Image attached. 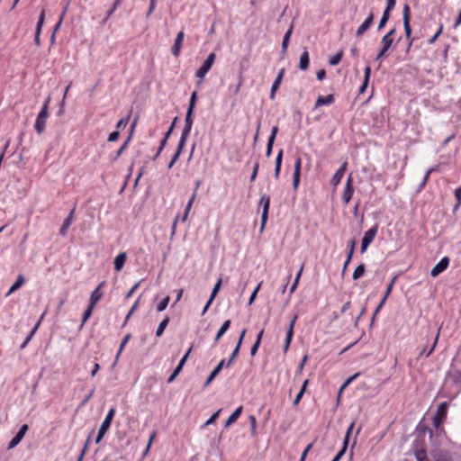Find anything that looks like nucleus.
<instances>
[{
	"mask_svg": "<svg viewBox=\"0 0 461 461\" xmlns=\"http://www.w3.org/2000/svg\"><path fill=\"white\" fill-rule=\"evenodd\" d=\"M221 278H220L217 283L214 285L213 288H212V291L211 293V301H213L214 298L216 297L220 288H221Z\"/></svg>",
	"mask_w": 461,
	"mask_h": 461,
	"instance_id": "f704fd0d",
	"label": "nucleus"
},
{
	"mask_svg": "<svg viewBox=\"0 0 461 461\" xmlns=\"http://www.w3.org/2000/svg\"><path fill=\"white\" fill-rule=\"evenodd\" d=\"M310 59H300V68L305 70L309 67Z\"/></svg>",
	"mask_w": 461,
	"mask_h": 461,
	"instance_id": "69168bd1",
	"label": "nucleus"
},
{
	"mask_svg": "<svg viewBox=\"0 0 461 461\" xmlns=\"http://www.w3.org/2000/svg\"><path fill=\"white\" fill-rule=\"evenodd\" d=\"M291 34H292V28L289 29L284 36L283 42H282L283 49H286Z\"/></svg>",
	"mask_w": 461,
	"mask_h": 461,
	"instance_id": "37998d69",
	"label": "nucleus"
},
{
	"mask_svg": "<svg viewBox=\"0 0 461 461\" xmlns=\"http://www.w3.org/2000/svg\"><path fill=\"white\" fill-rule=\"evenodd\" d=\"M127 259V254L126 252H121L119 255H117L114 258V270L119 272L122 269L125 262Z\"/></svg>",
	"mask_w": 461,
	"mask_h": 461,
	"instance_id": "f3484780",
	"label": "nucleus"
},
{
	"mask_svg": "<svg viewBox=\"0 0 461 461\" xmlns=\"http://www.w3.org/2000/svg\"><path fill=\"white\" fill-rule=\"evenodd\" d=\"M221 411V410L220 409V410H218L216 412H214V413H213V414H212V416L207 420V421L204 423V426H208V425L212 424V423L215 421V420L218 418V416H219V414H220Z\"/></svg>",
	"mask_w": 461,
	"mask_h": 461,
	"instance_id": "a18cd8bd",
	"label": "nucleus"
},
{
	"mask_svg": "<svg viewBox=\"0 0 461 461\" xmlns=\"http://www.w3.org/2000/svg\"><path fill=\"white\" fill-rule=\"evenodd\" d=\"M296 320H297V315H294L289 323L288 330L286 332V338H285V345H284L285 352H286L288 350L290 344L292 342L293 336H294V328Z\"/></svg>",
	"mask_w": 461,
	"mask_h": 461,
	"instance_id": "0eeeda50",
	"label": "nucleus"
},
{
	"mask_svg": "<svg viewBox=\"0 0 461 461\" xmlns=\"http://www.w3.org/2000/svg\"><path fill=\"white\" fill-rule=\"evenodd\" d=\"M240 346L236 345L235 348L233 349V351L230 355V357L229 358L228 361H226V367H229L232 365V363L234 362V360L236 359V357L240 352Z\"/></svg>",
	"mask_w": 461,
	"mask_h": 461,
	"instance_id": "2f4dec72",
	"label": "nucleus"
},
{
	"mask_svg": "<svg viewBox=\"0 0 461 461\" xmlns=\"http://www.w3.org/2000/svg\"><path fill=\"white\" fill-rule=\"evenodd\" d=\"M389 18H390V13L384 11V14H383L382 18L378 24V30H381L384 27V25L388 22Z\"/></svg>",
	"mask_w": 461,
	"mask_h": 461,
	"instance_id": "473e14b6",
	"label": "nucleus"
},
{
	"mask_svg": "<svg viewBox=\"0 0 461 461\" xmlns=\"http://www.w3.org/2000/svg\"><path fill=\"white\" fill-rule=\"evenodd\" d=\"M366 312V306H364L362 309H361V312L360 313H358V316L356 318L355 321H354V326L355 327H357L358 325V321L360 320V318L365 314Z\"/></svg>",
	"mask_w": 461,
	"mask_h": 461,
	"instance_id": "0e129e2a",
	"label": "nucleus"
},
{
	"mask_svg": "<svg viewBox=\"0 0 461 461\" xmlns=\"http://www.w3.org/2000/svg\"><path fill=\"white\" fill-rule=\"evenodd\" d=\"M258 167H259V164H258V162H256L254 165V167H253L252 174L250 176V181L253 182L256 179L258 171Z\"/></svg>",
	"mask_w": 461,
	"mask_h": 461,
	"instance_id": "3c124183",
	"label": "nucleus"
},
{
	"mask_svg": "<svg viewBox=\"0 0 461 461\" xmlns=\"http://www.w3.org/2000/svg\"><path fill=\"white\" fill-rule=\"evenodd\" d=\"M196 92H194L191 95V98H190V102H189V106L187 109H191L192 111H194V105H195V102H196Z\"/></svg>",
	"mask_w": 461,
	"mask_h": 461,
	"instance_id": "09e8293b",
	"label": "nucleus"
},
{
	"mask_svg": "<svg viewBox=\"0 0 461 461\" xmlns=\"http://www.w3.org/2000/svg\"><path fill=\"white\" fill-rule=\"evenodd\" d=\"M283 75H284V69H281L280 72L278 73L275 82L273 83L272 85V87H271V93H270V98H274L275 96V93L276 91L277 90V88L279 87V85H280V82L282 80V77H283Z\"/></svg>",
	"mask_w": 461,
	"mask_h": 461,
	"instance_id": "393cba45",
	"label": "nucleus"
},
{
	"mask_svg": "<svg viewBox=\"0 0 461 461\" xmlns=\"http://www.w3.org/2000/svg\"><path fill=\"white\" fill-rule=\"evenodd\" d=\"M129 118H130V116H127L125 118H122L121 120H119V122L116 124V128H121L122 126L123 127L126 126V124L128 123Z\"/></svg>",
	"mask_w": 461,
	"mask_h": 461,
	"instance_id": "13d9d810",
	"label": "nucleus"
},
{
	"mask_svg": "<svg viewBox=\"0 0 461 461\" xmlns=\"http://www.w3.org/2000/svg\"><path fill=\"white\" fill-rule=\"evenodd\" d=\"M114 413H115V409L114 408H111L104 421L102 422L100 428H99V430H98V434L95 438V443L96 444H99L101 442V440L103 439L104 436L106 434V432L108 431L110 426H111V423L113 421V416H114Z\"/></svg>",
	"mask_w": 461,
	"mask_h": 461,
	"instance_id": "f257e3e1",
	"label": "nucleus"
},
{
	"mask_svg": "<svg viewBox=\"0 0 461 461\" xmlns=\"http://www.w3.org/2000/svg\"><path fill=\"white\" fill-rule=\"evenodd\" d=\"M396 280V276H393V279L391 280L389 285L387 286V289L385 291V294L384 295L383 298H385V300H387L388 296L390 295L391 292H392V289H393V286L394 285V282Z\"/></svg>",
	"mask_w": 461,
	"mask_h": 461,
	"instance_id": "c03bdc74",
	"label": "nucleus"
},
{
	"mask_svg": "<svg viewBox=\"0 0 461 461\" xmlns=\"http://www.w3.org/2000/svg\"><path fill=\"white\" fill-rule=\"evenodd\" d=\"M191 129H192L191 126L185 125V127L182 131V133H181L179 143H178V145L180 146V149H184L185 142L188 139V136L190 134Z\"/></svg>",
	"mask_w": 461,
	"mask_h": 461,
	"instance_id": "b1692460",
	"label": "nucleus"
},
{
	"mask_svg": "<svg viewBox=\"0 0 461 461\" xmlns=\"http://www.w3.org/2000/svg\"><path fill=\"white\" fill-rule=\"evenodd\" d=\"M283 153H284L283 149H280L276 156V158L275 173H274V176L276 179H278V177H279L281 166H282Z\"/></svg>",
	"mask_w": 461,
	"mask_h": 461,
	"instance_id": "5701e85b",
	"label": "nucleus"
},
{
	"mask_svg": "<svg viewBox=\"0 0 461 461\" xmlns=\"http://www.w3.org/2000/svg\"><path fill=\"white\" fill-rule=\"evenodd\" d=\"M130 338H131L130 334H127L123 338L122 341L121 342V345H120V348H119V350H118V353H117V356H116V360L119 358L121 353L122 352V350H123L125 345L127 344V342L129 341Z\"/></svg>",
	"mask_w": 461,
	"mask_h": 461,
	"instance_id": "58836bf2",
	"label": "nucleus"
},
{
	"mask_svg": "<svg viewBox=\"0 0 461 461\" xmlns=\"http://www.w3.org/2000/svg\"><path fill=\"white\" fill-rule=\"evenodd\" d=\"M277 131H278V128H277V126H274V127L272 128L271 134H270V136H269V138H268V140H273V142H275V140H276V134H277Z\"/></svg>",
	"mask_w": 461,
	"mask_h": 461,
	"instance_id": "bf43d9fd",
	"label": "nucleus"
},
{
	"mask_svg": "<svg viewBox=\"0 0 461 461\" xmlns=\"http://www.w3.org/2000/svg\"><path fill=\"white\" fill-rule=\"evenodd\" d=\"M140 282H138L137 284H135L131 289L128 292V294H126V298H130L132 294L136 291V289L139 287Z\"/></svg>",
	"mask_w": 461,
	"mask_h": 461,
	"instance_id": "774afa93",
	"label": "nucleus"
},
{
	"mask_svg": "<svg viewBox=\"0 0 461 461\" xmlns=\"http://www.w3.org/2000/svg\"><path fill=\"white\" fill-rule=\"evenodd\" d=\"M301 167H302V159L301 158H297L294 163V171L293 175V187L294 190L297 189L299 182H300V176H301Z\"/></svg>",
	"mask_w": 461,
	"mask_h": 461,
	"instance_id": "1a4fd4ad",
	"label": "nucleus"
},
{
	"mask_svg": "<svg viewBox=\"0 0 461 461\" xmlns=\"http://www.w3.org/2000/svg\"><path fill=\"white\" fill-rule=\"evenodd\" d=\"M347 166H348V163L347 162H344L340 167L336 171V173L334 174V176H332L331 178V184L336 186L339 184V182L341 181L343 176H344V173L346 172L347 170Z\"/></svg>",
	"mask_w": 461,
	"mask_h": 461,
	"instance_id": "4468645a",
	"label": "nucleus"
},
{
	"mask_svg": "<svg viewBox=\"0 0 461 461\" xmlns=\"http://www.w3.org/2000/svg\"><path fill=\"white\" fill-rule=\"evenodd\" d=\"M273 145H274V142L273 140H267V150H266V156L267 157H270L271 153H272V149H273Z\"/></svg>",
	"mask_w": 461,
	"mask_h": 461,
	"instance_id": "4d7b16f0",
	"label": "nucleus"
},
{
	"mask_svg": "<svg viewBox=\"0 0 461 461\" xmlns=\"http://www.w3.org/2000/svg\"><path fill=\"white\" fill-rule=\"evenodd\" d=\"M48 116L49 112H46V107H41L34 124L35 131L38 134H41L44 131Z\"/></svg>",
	"mask_w": 461,
	"mask_h": 461,
	"instance_id": "f03ea898",
	"label": "nucleus"
},
{
	"mask_svg": "<svg viewBox=\"0 0 461 461\" xmlns=\"http://www.w3.org/2000/svg\"><path fill=\"white\" fill-rule=\"evenodd\" d=\"M119 131H113L108 137V141H115L119 138Z\"/></svg>",
	"mask_w": 461,
	"mask_h": 461,
	"instance_id": "e2e57ef3",
	"label": "nucleus"
},
{
	"mask_svg": "<svg viewBox=\"0 0 461 461\" xmlns=\"http://www.w3.org/2000/svg\"><path fill=\"white\" fill-rule=\"evenodd\" d=\"M395 29L390 30L382 39V49L377 54L376 58H381L385 54V52L391 48L393 42V35L395 33Z\"/></svg>",
	"mask_w": 461,
	"mask_h": 461,
	"instance_id": "7ed1b4c3",
	"label": "nucleus"
},
{
	"mask_svg": "<svg viewBox=\"0 0 461 461\" xmlns=\"http://www.w3.org/2000/svg\"><path fill=\"white\" fill-rule=\"evenodd\" d=\"M93 309H94V306L88 305L87 309L86 310V312L83 315L81 326H83L86 323V321L91 317Z\"/></svg>",
	"mask_w": 461,
	"mask_h": 461,
	"instance_id": "4c0bfd02",
	"label": "nucleus"
},
{
	"mask_svg": "<svg viewBox=\"0 0 461 461\" xmlns=\"http://www.w3.org/2000/svg\"><path fill=\"white\" fill-rule=\"evenodd\" d=\"M24 282V278L23 276H19L16 279V281L12 285V286L10 287L8 293L6 294V296H9L11 294H13L14 291H16L17 289H19L23 284Z\"/></svg>",
	"mask_w": 461,
	"mask_h": 461,
	"instance_id": "bb28decb",
	"label": "nucleus"
},
{
	"mask_svg": "<svg viewBox=\"0 0 461 461\" xmlns=\"http://www.w3.org/2000/svg\"><path fill=\"white\" fill-rule=\"evenodd\" d=\"M192 204H193V203L188 201V203H187V204L185 206V213H184L183 218H182L183 221H186V219L188 217V213H189V212L191 210Z\"/></svg>",
	"mask_w": 461,
	"mask_h": 461,
	"instance_id": "864d4df0",
	"label": "nucleus"
},
{
	"mask_svg": "<svg viewBox=\"0 0 461 461\" xmlns=\"http://www.w3.org/2000/svg\"><path fill=\"white\" fill-rule=\"evenodd\" d=\"M242 406H240L239 408H237L231 414L230 416L227 419L226 422H225V427L228 428L230 427V425H232L238 419L239 417L240 416L241 412H242Z\"/></svg>",
	"mask_w": 461,
	"mask_h": 461,
	"instance_id": "aec40b11",
	"label": "nucleus"
},
{
	"mask_svg": "<svg viewBox=\"0 0 461 461\" xmlns=\"http://www.w3.org/2000/svg\"><path fill=\"white\" fill-rule=\"evenodd\" d=\"M334 101L333 95H328L326 96L320 95L316 102H315V107H319L325 104H330Z\"/></svg>",
	"mask_w": 461,
	"mask_h": 461,
	"instance_id": "412c9836",
	"label": "nucleus"
},
{
	"mask_svg": "<svg viewBox=\"0 0 461 461\" xmlns=\"http://www.w3.org/2000/svg\"><path fill=\"white\" fill-rule=\"evenodd\" d=\"M449 375L455 383H461V371H454Z\"/></svg>",
	"mask_w": 461,
	"mask_h": 461,
	"instance_id": "79ce46f5",
	"label": "nucleus"
},
{
	"mask_svg": "<svg viewBox=\"0 0 461 461\" xmlns=\"http://www.w3.org/2000/svg\"><path fill=\"white\" fill-rule=\"evenodd\" d=\"M364 274H365V266L363 264H360L359 266H357L356 267L355 271L353 272L352 277H353L354 280H357Z\"/></svg>",
	"mask_w": 461,
	"mask_h": 461,
	"instance_id": "7c9ffc66",
	"label": "nucleus"
},
{
	"mask_svg": "<svg viewBox=\"0 0 461 461\" xmlns=\"http://www.w3.org/2000/svg\"><path fill=\"white\" fill-rule=\"evenodd\" d=\"M226 366V360L222 359L219 362V364L215 366V368L211 372L208 378L206 379L204 383V386H208L212 380L218 375V374L221 372V370Z\"/></svg>",
	"mask_w": 461,
	"mask_h": 461,
	"instance_id": "9b49d317",
	"label": "nucleus"
},
{
	"mask_svg": "<svg viewBox=\"0 0 461 461\" xmlns=\"http://www.w3.org/2000/svg\"><path fill=\"white\" fill-rule=\"evenodd\" d=\"M167 139H168V137H167V135H165L164 139L160 142V146H159L157 154L155 155L154 158H157L158 157V155L160 154V152L164 149V147H165V145L167 143Z\"/></svg>",
	"mask_w": 461,
	"mask_h": 461,
	"instance_id": "8fccbe9b",
	"label": "nucleus"
},
{
	"mask_svg": "<svg viewBox=\"0 0 461 461\" xmlns=\"http://www.w3.org/2000/svg\"><path fill=\"white\" fill-rule=\"evenodd\" d=\"M260 285H261V284H258L257 285V287L254 289V291L252 292V294H251V295L249 297V305L252 304L253 302L255 301L256 296H257V294H258V293L259 291Z\"/></svg>",
	"mask_w": 461,
	"mask_h": 461,
	"instance_id": "49530a36",
	"label": "nucleus"
},
{
	"mask_svg": "<svg viewBox=\"0 0 461 461\" xmlns=\"http://www.w3.org/2000/svg\"><path fill=\"white\" fill-rule=\"evenodd\" d=\"M74 212H75V208H73L69 214L68 215V217L65 219L60 230H59V233L61 236H66L67 235V231H68V229L69 228V226L71 225L72 221H73V218H74Z\"/></svg>",
	"mask_w": 461,
	"mask_h": 461,
	"instance_id": "dca6fc26",
	"label": "nucleus"
},
{
	"mask_svg": "<svg viewBox=\"0 0 461 461\" xmlns=\"http://www.w3.org/2000/svg\"><path fill=\"white\" fill-rule=\"evenodd\" d=\"M230 320H226L222 325L221 326V328L219 329V330L217 331L216 335H215V338H214V342H217L219 341V339L226 333V331L229 330V328L230 327Z\"/></svg>",
	"mask_w": 461,
	"mask_h": 461,
	"instance_id": "4be33fe9",
	"label": "nucleus"
},
{
	"mask_svg": "<svg viewBox=\"0 0 461 461\" xmlns=\"http://www.w3.org/2000/svg\"><path fill=\"white\" fill-rule=\"evenodd\" d=\"M192 351V348H190L187 352L185 354V356L181 358L180 362H179V365H181L182 366H184V365L185 364V362L187 361L188 359V357L190 355Z\"/></svg>",
	"mask_w": 461,
	"mask_h": 461,
	"instance_id": "052dcab7",
	"label": "nucleus"
},
{
	"mask_svg": "<svg viewBox=\"0 0 461 461\" xmlns=\"http://www.w3.org/2000/svg\"><path fill=\"white\" fill-rule=\"evenodd\" d=\"M377 226H374L372 227L371 229H369L367 231H366V233L364 234V237L362 239V241L366 244H367L368 246L370 245V243L374 240L376 233H377Z\"/></svg>",
	"mask_w": 461,
	"mask_h": 461,
	"instance_id": "a211bd4d",
	"label": "nucleus"
},
{
	"mask_svg": "<svg viewBox=\"0 0 461 461\" xmlns=\"http://www.w3.org/2000/svg\"><path fill=\"white\" fill-rule=\"evenodd\" d=\"M214 59H205L203 65L197 69L195 76L202 81L206 75V73L210 70L213 64Z\"/></svg>",
	"mask_w": 461,
	"mask_h": 461,
	"instance_id": "9d476101",
	"label": "nucleus"
},
{
	"mask_svg": "<svg viewBox=\"0 0 461 461\" xmlns=\"http://www.w3.org/2000/svg\"><path fill=\"white\" fill-rule=\"evenodd\" d=\"M40 323H41V320L35 324L34 328L30 331L29 335L27 336L25 340L21 345V347H20L21 349H23L27 346V344L30 342V340L33 338L36 330H38V328L40 326Z\"/></svg>",
	"mask_w": 461,
	"mask_h": 461,
	"instance_id": "c85d7f7f",
	"label": "nucleus"
},
{
	"mask_svg": "<svg viewBox=\"0 0 461 461\" xmlns=\"http://www.w3.org/2000/svg\"><path fill=\"white\" fill-rule=\"evenodd\" d=\"M192 204H193V203L188 201V203H187V204L185 206V213H184L183 218H182L183 221H186V219L188 217V213H189V212L191 210Z\"/></svg>",
	"mask_w": 461,
	"mask_h": 461,
	"instance_id": "603ef678",
	"label": "nucleus"
},
{
	"mask_svg": "<svg viewBox=\"0 0 461 461\" xmlns=\"http://www.w3.org/2000/svg\"><path fill=\"white\" fill-rule=\"evenodd\" d=\"M442 30H443V25L440 24L438 32L435 33V35L429 40V43H433L437 39L438 37L441 34L442 32Z\"/></svg>",
	"mask_w": 461,
	"mask_h": 461,
	"instance_id": "680f3d73",
	"label": "nucleus"
},
{
	"mask_svg": "<svg viewBox=\"0 0 461 461\" xmlns=\"http://www.w3.org/2000/svg\"><path fill=\"white\" fill-rule=\"evenodd\" d=\"M355 423H356L355 421H352V422L350 423L349 427H348V429H347V432H346V435H345V438H344V439H347V440H348V442L349 441V437H350V435H351V433H352V430H353V429H354Z\"/></svg>",
	"mask_w": 461,
	"mask_h": 461,
	"instance_id": "5fc2aeb1",
	"label": "nucleus"
},
{
	"mask_svg": "<svg viewBox=\"0 0 461 461\" xmlns=\"http://www.w3.org/2000/svg\"><path fill=\"white\" fill-rule=\"evenodd\" d=\"M374 21V14L371 13L364 23L357 28L356 35L361 37L370 28Z\"/></svg>",
	"mask_w": 461,
	"mask_h": 461,
	"instance_id": "f8f14e48",
	"label": "nucleus"
},
{
	"mask_svg": "<svg viewBox=\"0 0 461 461\" xmlns=\"http://www.w3.org/2000/svg\"><path fill=\"white\" fill-rule=\"evenodd\" d=\"M354 190L352 187V177L349 176L347 180L346 188L343 193V201L345 203H348L350 199L352 198Z\"/></svg>",
	"mask_w": 461,
	"mask_h": 461,
	"instance_id": "ddd939ff",
	"label": "nucleus"
},
{
	"mask_svg": "<svg viewBox=\"0 0 461 461\" xmlns=\"http://www.w3.org/2000/svg\"><path fill=\"white\" fill-rule=\"evenodd\" d=\"M169 322V319L166 317L159 324L156 331L157 337H160Z\"/></svg>",
	"mask_w": 461,
	"mask_h": 461,
	"instance_id": "c756f323",
	"label": "nucleus"
},
{
	"mask_svg": "<svg viewBox=\"0 0 461 461\" xmlns=\"http://www.w3.org/2000/svg\"><path fill=\"white\" fill-rule=\"evenodd\" d=\"M446 411H447V403L446 402L440 403L438 408L437 415L438 416H439V415L444 416L446 414Z\"/></svg>",
	"mask_w": 461,
	"mask_h": 461,
	"instance_id": "de8ad7c7",
	"label": "nucleus"
},
{
	"mask_svg": "<svg viewBox=\"0 0 461 461\" xmlns=\"http://www.w3.org/2000/svg\"><path fill=\"white\" fill-rule=\"evenodd\" d=\"M29 427L27 424H23L16 435L13 438V439L9 442L8 449H12L15 447L23 438L25 433L27 432Z\"/></svg>",
	"mask_w": 461,
	"mask_h": 461,
	"instance_id": "423d86ee",
	"label": "nucleus"
},
{
	"mask_svg": "<svg viewBox=\"0 0 461 461\" xmlns=\"http://www.w3.org/2000/svg\"><path fill=\"white\" fill-rule=\"evenodd\" d=\"M185 38V33L183 31L179 32L175 40V43L172 47V54L174 56H178L180 52V49L182 47L183 41Z\"/></svg>",
	"mask_w": 461,
	"mask_h": 461,
	"instance_id": "2eb2a0df",
	"label": "nucleus"
},
{
	"mask_svg": "<svg viewBox=\"0 0 461 461\" xmlns=\"http://www.w3.org/2000/svg\"><path fill=\"white\" fill-rule=\"evenodd\" d=\"M192 115H193V111L191 109H187L185 120V125L192 127V125H193Z\"/></svg>",
	"mask_w": 461,
	"mask_h": 461,
	"instance_id": "ea45409f",
	"label": "nucleus"
},
{
	"mask_svg": "<svg viewBox=\"0 0 461 461\" xmlns=\"http://www.w3.org/2000/svg\"><path fill=\"white\" fill-rule=\"evenodd\" d=\"M182 150H183V149H180V146L178 145V146H177V149H176V153L174 154V156H173L172 159H171V160H170V162L168 163V166H167V167H168V168H171V167L174 166V164H175V163L176 162V160L179 158V156H180V154H181Z\"/></svg>",
	"mask_w": 461,
	"mask_h": 461,
	"instance_id": "72a5a7b5",
	"label": "nucleus"
},
{
	"mask_svg": "<svg viewBox=\"0 0 461 461\" xmlns=\"http://www.w3.org/2000/svg\"><path fill=\"white\" fill-rule=\"evenodd\" d=\"M259 205L263 207V212L261 215V230L265 228L266 222L268 217V210L270 206V199L267 195L264 194L261 196L259 200Z\"/></svg>",
	"mask_w": 461,
	"mask_h": 461,
	"instance_id": "39448f33",
	"label": "nucleus"
},
{
	"mask_svg": "<svg viewBox=\"0 0 461 461\" xmlns=\"http://www.w3.org/2000/svg\"><path fill=\"white\" fill-rule=\"evenodd\" d=\"M402 21L406 38L409 40L411 35V8L409 5L405 4L402 8Z\"/></svg>",
	"mask_w": 461,
	"mask_h": 461,
	"instance_id": "20e7f679",
	"label": "nucleus"
},
{
	"mask_svg": "<svg viewBox=\"0 0 461 461\" xmlns=\"http://www.w3.org/2000/svg\"><path fill=\"white\" fill-rule=\"evenodd\" d=\"M433 171H434V167H431V168H429V169H428V170H427V172H426V174H425V176H424V177H423V179H422V182H421V183H420V188H419V190L422 189V188L425 186V185H426V183H427V181H428V179H429V175H430Z\"/></svg>",
	"mask_w": 461,
	"mask_h": 461,
	"instance_id": "a19ab883",
	"label": "nucleus"
},
{
	"mask_svg": "<svg viewBox=\"0 0 461 461\" xmlns=\"http://www.w3.org/2000/svg\"><path fill=\"white\" fill-rule=\"evenodd\" d=\"M370 73H371V68H370V66H366L365 68V79H364V82L359 89L360 94L364 93L367 87Z\"/></svg>",
	"mask_w": 461,
	"mask_h": 461,
	"instance_id": "cd10ccee",
	"label": "nucleus"
},
{
	"mask_svg": "<svg viewBox=\"0 0 461 461\" xmlns=\"http://www.w3.org/2000/svg\"><path fill=\"white\" fill-rule=\"evenodd\" d=\"M449 264V259L447 257L443 258L430 271V276L432 277L438 276L443 271H445Z\"/></svg>",
	"mask_w": 461,
	"mask_h": 461,
	"instance_id": "6e6552de",
	"label": "nucleus"
},
{
	"mask_svg": "<svg viewBox=\"0 0 461 461\" xmlns=\"http://www.w3.org/2000/svg\"><path fill=\"white\" fill-rule=\"evenodd\" d=\"M169 301H170L169 296H166L165 298H163L162 301L157 306L158 312L164 311L167 308V306L168 305Z\"/></svg>",
	"mask_w": 461,
	"mask_h": 461,
	"instance_id": "c9c22d12",
	"label": "nucleus"
},
{
	"mask_svg": "<svg viewBox=\"0 0 461 461\" xmlns=\"http://www.w3.org/2000/svg\"><path fill=\"white\" fill-rule=\"evenodd\" d=\"M396 4V0H387V5L384 11L391 13V11L394 8Z\"/></svg>",
	"mask_w": 461,
	"mask_h": 461,
	"instance_id": "6e6d98bb",
	"label": "nucleus"
},
{
	"mask_svg": "<svg viewBox=\"0 0 461 461\" xmlns=\"http://www.w3.org/2000/svg\"><path fill=\"white\" fill-rule=\"evenodd\" d=\"M455 195H456V198L457 200L456 208H458L461 205V191H459V188H457L455 191Z\"/></svg>",
	"mask_w": 461,
	"mask_h": 461,
	"instance_id": "338daca9",
	"label": "nucleus"
},
{
	"mask_svg": "<svg viewBox=\"0 0 461 461\" xmlns=\"http://www.w3.org/2000/svg\"><path fill=\"white\" fill-rule=\"evenodd\" d=\"M104 283H101L91 294L90 296V303L89 305L95 306V304L98 303V301L102 297V293L100 292V288L103 286Z\"/></svg>",
	"mask_w": 461,
	"mask_h": 461,
	"instance_id": "6ab92c4d",
	"label": "nucleus"
},
{
	"mask_svg": "<svg viewBox=\"0 0 461 461\" xmlns=\"http://www.w3.org/2000/svg\"><path fill=\"white\" fill-rule=\"evenodd\" d=\"M348 440L344 439L343 441V447L338 452V454L335 456L334 459L339 461L345 454L347 448H348Z\"/></svg>",
	"mask_w": 461,
	"mask_h": 461,
	"instance_id": "e433bc0d",
	"label": "nucleus"
},
{
	"mask_svg": "<svg viewBox=\"0 0 461 461\" xmlns=\"http://www.w3.org/2000/svg\"><path fill=\"white\" fill-rule=\"evenodd\" d=\"M44 17H45V11L42 10L41 12V14H40V17H39V20H38V23H37V26H36L35 41L37 42V44H39V37H40V33H41V27H42V24L44 23Z\"/></svg>",
	"mask_w": 461,
	"mask_h": 461,
	"instance_id": "a878e982",
	"label": "nucleus"
}]
</instances>
